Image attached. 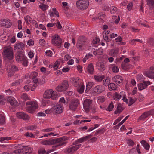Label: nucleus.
I'll list each match as a JSON object with an SVG mask.
<instances>
[{
	"label": "nucleus",
	"mask_w": 154,
	"mask_h": 154,
	"mask_svg": "<svg viewBox=\"0 0 154 154\" xmlns=\"http://www.w3.org/2000/svg\"><path fill=\"white\" fill-rule=\"evenodd\" d=\"M22 81V80L21 79H19L17 80H16V82L14 83H13L12 85H19L20 82Z\"/></svg>",
	"instance_id": "680f3d73"
},
{
	"label": "nucleus",
	"mask_w": 154,
	"mask_h": 154,
	"mask_svg": "<svg viewBox=\"0 0 154 154\" xmlns=\"http://www.w3.org/2000/svg\"><path fill=\"white\" fill-rule=\"evenodd\" d=\"M25 135L27 137H35L34 135L31 133H29L28 132H26Z\"/></svg>",
	"instance_id": "6e6d98bb"
},
{
	"label": "nucleus",
	"mask_w": 154,
	"mask_h": 154,
	"mask_svg": "<svg viewBox=\"0 0 154 154\" xmlns=\"http://www.w3.org/2000/svg\"><path fill=\"white\" fill-rule=\"evenodd\" d=\"M100 41L99 39L96 38H95L92 41V43L93 44H96Z\"/></svg>",
	"instance_id": "338daca9"
},
{
	"label": "nucleus",
	"mask_w": 154,
	"mask_h": 154,
	"mask_svg": "<svg viewBox=\"0 0 154 154\" xmlns=\"http://www.w3.org/2000/svg\"><path fill=\"white\" fill-rule=\"evenodd\" d=\"M119 51L118 49H112L109 52V55L113 57H115L117 56Z\"/></svg>",
	"instance_id": "bb28decb"
},
{
	"label": "nucleus",
	"mask_w": 154,
	"mask_h": 154,
	"mask_svg": "<svg viewBox=\"0 0 154 154\" xmlns=\"http://www.w3.org/2000/svg\"><path fill=\"white\" fill-rule=\"evenodd\" d=\"M110 79L109 78H107L105 80V81H103V84L105 86L108 85L109 83Z\"/></svg>",
	"instance_id": "09e8293b"
},
{
	"label": "nucleus",
	"mask_w": 154,
	"mask_h": 154,
	"mask_svg": "<svg viewBox=\"0 0 154 154\" xmlns=\"http://www.w3.org/2000/svg\"><path fill=\"white\" fill-rule=\"evenodd\" d=\"M52 43L54 44L55 45H57L59 48H60L61 47V45L62 42H59V41L53 38L52 37Z\"/></svg>",
	"instance_id": "cd10ccee"
},
{
	"label": "nucleus",
	"mask_w": 154,
	"mask_h": 154,
	"mask_svg": "<svg viewBox=\"0 0 154 154\" xmlns=\"http://www.w3.org/2000/svg\"><path fill=\"white\" fill-rule=\"evenodd\" d=\"M52 52L50 50H47L46 52V55L48 56H51L52 54Z\"/></svg>",
	"instance_id": "774afa93"
},
{
	"label": "nucleus",
	"mask_w": 154,
	"mask_h": 154,
	"mask_svg": "<svg viewBox=\"0 0 154 154\" xmlns=\"http://www.w3.org/2000/svg\"><path fill=\"white\" fill-rule=\"evenodd\" d=\"M28 146H23V148H25L27 147H28ZM22 150H23V152L25 153V154L26 153H30L32 152V149L31 147H28L27 148H24L22 149Z\"/></svg>",
	"instance_id": "393cba45"
},
{
	"label": "nucleus",
	"mask_w": 154,
	"mask_h": 154,
	"mask_svg": "<svg viewBox=\"0 0 154 154\" xmlns=\"http://www.w3.org/2000/svg\"><path fill=\"white\" fill-rule=\"evenodd\" d=\"M11 139V138L10 137H2L0 138V141L2 142L4 140H8Z\"/></svg>",
	"instance_id": "603ef678"
},
{
	"label": "nucleus",
	"mask_w": 154,
	"mask_h": 154,
	"mask_svg": "<svg viewBox=\"0 0 154 154\" xmlns=\"http://www.w3.org/2000/svg\"><path fill=\"white\" fill-rule=\"evenodd\" d=\"M11 25L12 23L9 20L4 19L0 20V26L1 27H5L8 28Z\"/></svg>",
	"instance_id": "2eb2a0df"
},
{
	"label": "nucleus",
	"mask_w": 154,
	"mask_h": 154,
	"mask_svg": "<svg viewBox=\"0 0 154 154\" xmlns=\"http://www.w3.org/2000/svg\"><path fill=\"white\" fill-rule=\"evenodd\" d=\"M88 0H78L76 2L77 7L82 10L86 9L89 5Z\"/></svg>",
	"instance_id": "39448f33"
},
{
	"label": "nucleus",
	"mask_w": 154,
	"mask_h": 154,
	"mask_svg": "<svg viewBox=\"0 0 154 154\" xmlns=\"http://www.w3.org/2000/svg\"><path fill=\"white\" fill-rule=\"evenodd\" d=\"M26 105H29L26 107V110L30 113H33L35 110L38 108L37 103L35 101H28L26 103Z\"/></svg>",
	"instance_id": "7ed1b4c3"
},
{
	"label": "nucleus",
	"mask_w": 154,
	"mask_h": 154,
	"mask_svg": "<svg viewBox=\"0 0 154 154\" xmlns=\"http://www.w3.org/2000/svg\"><path fill=\"white\" fill-rule=\"evenodd\" d=\"M18 70V68L15 66H12L10 69L9 73L11 75H13Z\"/></svg>",
	"instance_id": "c85d7f7f"
},
{
	"label": "nucleus",
	"mask_w": 154,
	"mask_h": 154,
	"mask_svg": "<svg viewBox=\"0 0 154 154\" xmlns=\"http://www.w3.org/2000/svg\"><path fill=\"white\" fill-rule=\"evenodd\" d=\"M105 130L104 128H102L100 130H98L95 133V135H97L99 134H103L105 131Z\"/></svg>",
	"instance_id": "864d4df0"
},
{
	"label": "nucleus",
	"mask_w": 154,
	"mask_h": 154,
	"mask_svg": "<svg viewBox=\"0 0 154 154\" xmlns=\"http://www.w3.org/2000/svg\"><path fill=\"white\" fill-rule=\"evenodd\" d=\"M39 7L43 11H45L46 9L48 8V6L47 5L42 4V5H39Z\"/></svg>",
	"instance_id": "ea45409f"
},
{
	"label": "nucleus",
	"mask_w": 154,
	"mask_h": 154,
	"mask_svg": "<svg viewBox=\"0 0 154 154\" xmlns=\"http://www.w3.org/2000/svg\"><path fill=\"white\" fill-rule=\"evenodd\" d=\"M48 145H52L57 143L56 139L48 140Z\"/></svg>",
	"instance_id": "7c9ffc66"
},
{
	"label": "nucleus",
	"mask_w": 154,
	"mask_h": 154,
	"mask_svg": "<svg viewBox=\"0 0 154 154\" xmlns=\"http://www.w3.org/2000/svg\"><path fill=\"white\" fill-rule=\"evenodd\" d=\"M37 128V127L35 125H31L27 127V129L28 130H33L34 129H36Z\"/></svg>",
	"instance_id": "052dcab7"
},
{
	"label": "nucleus",
	"mask_w": 154,
	"mask_h": 154,
	"mask_svg": "<svg viewBox=\"0 0 154 154\" xmlns=\"http://www.w3.org/2000/svg\"><path fill=\"white\" fill-rule=\"evenodd\" d=\"M79 104V100L77 99H74L71 100L69 105L70 109L73 111L76 110Z\"/></svg>",
	"instance_id": "9d476101"
},
{
	"label": "nucleus",
	"mask_w": 154,
	"mask_h": 154,
	"mask_svg": "<svg viewBox=\"0 0 154 154\" xmlns=\"http://www.w3.org/2000/svg\"><path fill=\"white\" fill-rule=\"evenodd\" d=\"M140 143L142 146L146 150H148L149 149L150 146L145 140H142L141 141Z\"/></svg>",
	"instance_id": "a878e982"
},
{
	"label": "nucleus",
	"mask_w": 154,
	"mask_h": 154,
	"mask_svg": "<svg viewBox=\"0 0 154 154\" xmlns=\"http://www.w3.org/2000/svg\"><path fill=\"white\" fill-rule=\"evenodd\" d=\"M121 96L119 95L118 93L115 92L113 95V98L114 100H117L120 99L121 98Z\"/></svg>",
	"instance_id": "473e14b6"
},
{
	"label": "nucleus",
	"mask_w": 154,
	"mask_h": 154,
	"mask_svg": "<svg viewBox=\"0 0 154 154\" xmlns=\"http://www.w3.org/2000/svg\"><path fill=\"white\" fill-rule=\"evenodd\" d=\"M92 137V135H90L88 136H86L84 137H82L83 141H85L91 138Z\"/></svg>",
	"instance_id": "e2e57ef3"
},
{
	"label": "nucleus",
	"mask_w": 154,
	"mask_h": 154,
	"mask_svg": "<svg viewBox=\"0 0 154 154\" xmlns=\"http://www.w3.org/2000/svg\"><path fill=\"white\" fill-rule=\"evenodd\" d=\"M112 79L113 81L115 82L118 85L120 84H122L123 79L122 77L119 75H116L113 77Z\"/></svg>",
	"instance_id": "6ab92c4d"
},
{
	"label": "nucleus",
	"mask_w": 154,
	"mask_h": 154,
	"mask_svg": "<svg viewBox=\"0 0 154 154\" xmlns=\"http://www.w3.org/2000/svg\"><path fill=\"white\" fill-rule=\"evenodd\" d=\"M133 6L132 3L131 2L129 3L127 5L128 9L129 10H131Z\"/></svg>",
	"instance_id": "0e129e2a"
},
{
	"label": "nucleus",
	"mask_w": 154,
	"mask_h": 154,
	"mask_svg": "<svg viewBox=\"0 0 154 154\" xmlns=\"http://www.w3.org/2000/svg\"><path fill=\"white\" fill-rule=\"evenodd\" d=\"M148 42L150 45L153 46L154 44V39L152 38H150L149 39Z\"/></svg>",
	"instance_id": "4d7b16f0"
},
{
	"label": "nucleus",
	"mask_w": 154,
	"mask_h": 154,
	"mask_svg": "<svg viewBox=\"0 0 154 154\" xmlns=\"http://www.w3.org/2000/svg\"><path fill=\"white\" fill-rule=\"evenodd\" d=\"M127 144L129 146H133L134 145V143L131 139H128L127 140Z\"/></svg>",
	"instance_id": "8fccbe9b"
},
{
	"label": "nucleus",
	"mask_w": 154,
	"mask_h": 154,
	"mask_svg": "<svg viewBox=\"0 0 154 154\" xmlns=\"http://www.w3.org/2000/svg\"><path fill=\"white\" fill-rule=\"evenodd\" d=\"M70 81L72 84L75 87L79 86L81 84L80 81L78 78H71L70 79Z\"/></svg>",
	"instance_id": "aec40b11"
},
{
	"label": "nucleus",
	"mask_w": 154,
	"mask_h": 154,
	"mask_svg": "<svg viewBox=\"0 0 154 154\" xmlns=\"http://www.w3.org/2000/svg\"><path fill=\"white\" fill-rule=\"evenodd\" d=\"M18 57L16 59L17 60L18 62H22V63L25 66H27L28 61L26 58L24 56V55L22 53H19L18 54Z\"/></svg>",
	"instance_id": "1a4fd4ad"
},
{
	"label": "nucleus",
	"mask_w": 154,
	"mask_h": 154,
	"mask_svg": "<svg viewBox=\"0 0 154 154\" xmlns=\"http://www.w3.org/2000/svg\"><path fill=\"white\" fill-rule=\"evenodd\" d=\"M43 97L45 98H51L53 100H55L58 98V94L56 91H54L50 89L46 91L44 93Z\"/></svg>",
	"instance_id": "f03ea898"
},
{
	"label": "nucleus",
	"mask_w": 154,
	"mask_h": 154,
	"mask_svg": "<svg viewBox=\"0 0 154 154\" xmlns=\"http://www.w3.org/2000/svg\"><path fill=\"white\" fill-rule=\"evenodd\" d=\"M93 83L92 82H89L86 85V89L85 90V92H87L92 87Z\"/></svg>",
	"instance_id": "2f4dec72"
},
{
	"label": "nucleus",
	"mask_w": 154,
	"mask_h": 154,
	"mask_svg": "<svg viewBox=\"0 0 154 154\" xmlns=\"http://www.w3.org/2000/svg\"><path fill=\"white\" fill-rule=\"evenodd\" d=\"M92 100L87 99L84 101L83 104V108L86 113L89 112L92 105Z\"/></svg>",
	"instance_id": "0eeeda50"
},
{
	"label": "nucleus",
	"mask_w": 154,
	"mask_h": 154,
	"mask_svg": "<svg viewBox=\"0 0 154 154\" xmlns=\"http://www.w3.org/2000/svg\"><path fill=\"white\" fill-rule=\"evenodd\" d=\"M150 84L149 81H143V83H139L138 85V89L140 90H142L146 88L147 86Z\"/></svg>",
	"instance_id": "a211bd4d"
},
{
	"label": "nucleus",
	"mask_w": 154,
	"mask_h": 154,
	"mask_svg": "<svg viewBox=\"0 0 154 154\" xmlns=\"http://www.w3.org/2000/svg\"><path fill=\"white\" fill-rule=\"evenodd\" d=\"M87 71L88 72L91 74H93L94 72V70L93 65L92 63L89 64L87 67Z\"/></svg>",
	"instance_id": "b1692460"
},
{
	"label": "nucleus",
	"mask_w": 154,
	"mask_h": 154,
	"mask_svg": "<svg viewBox=\"0 0 154 154\" xmlns=\"http://www.w3.org/2000/svg\"><path fill=\"white\" fill-rule=\"evenodd\" d=\"M129 103H128V106H130L133 104L135 101L136 100V99H133L131 97H129Z\"/></svg>",
	"instance_id": "a19ab883"
},
{
	"label": "nucleus",
	"mask_w": 154,
	"mask_h": 154,
	"mask_svg": "<svg viewBox=\"0 0 154 154\" xmlns=\"http://www.w3.org/2000/svg\"><path fill=\"white\" fill-rule=\"evenodd\" d=\"M105 89L104 87L102 85H98L93 88V91L97 94H100Z\"/></svg>",
	"instance_id": "f3484780"
},
{
	"label": "nucleus",
	"mask_w": 154,
	"mask_h": 154,
	"mask_svg": "<svg viewBox=\"0 0 154 154\" xmlns=\"http://www.w3.org/2000/svg\"><path fill=\"white\" fill-rule=\"evenodd\" d=\"M25 46V45L23 43L20 42L16 43L15 45L14 50L16 51L17 52H19V53L18 54H19V53H20V52L21 51L23 50Z\"/></svg>",
	"instance_id": "4468645a"
},
{
	"label": "nucleus",
	"mask_w": 154,
	"mask_h": 154,
	"mask_svg": "<svg viewBox=\"0 0 154 154\" xmlns=\"http://www.w3.org/2000/svg\"><path fill=\"white\" fill-rule=\"evenodd\" d=\"M84 86L83 84L81 86L77 89V91L79 93L82 94L84 91Z\"/></svg>",
	"instance_id": "4c0bfd02"
},
{
	"label": "nucleus",
	"mask_w": 154,
	"mask_h": 154,
	"mask_svg": "<svg viewBox=\"0 0 154 154\" xmlns=\"http://www.w3.org/2000/svg\"><path fill=\"white\" fill-rule=\"evenodd\" d=\"M6 100L8 103L14 107H16L19 106L18 102L13 97L8 96L6 98Z\"/></svg>",
	"instance_id": "6e6552de"
},
{
	"label": "nucleus",
	"mask_w": 154,
	"mask_h": 154,
	"mask_svg": "<svg viewBox=\"0 0 154 154\" xmlns=\"http://www.w3.org/2000/svg\"><path fill=\"white\" fill-rule=\"evenodd\" d=\"M117 11V8L114 6H112L110 8V12L111 14H114Z\"/></svg>",
	"instance_id": "c03bdc74"
},
{
	"label": "nucleus",
	"mask_w": 154,
	"mask_h": 154,
	"mask_svg": "<svg viewBox=\"0 0 154 154\" xmlns=\"http://www.w3.org/2000/svg\"><path fill=\"white\" fill-rule=\"evenodd\" d=\"M69 139L66 136H63L60 138H56L57 143L62 144L63 143H64L63 145L66 143V142H64V141L66 140Z\"/></svg>",
	"instance_id": "412c9836"
},
{
	"label": "nucleus",
	"mask_w": 154,
	"mask_h": 154,
	"mask_svg": "<svg viewBox=\"0 0 154 154\" xmlns=\"http://www.w3.org/2000/svg\"><path fill=\"white\" fill-rule=\"evenodd\" d=\"M98 69L101 71H104L105 69L104 63L103 62H101L99 66V68H98Z\"/></svg>",
	"instance_id": "c9c22d12"
},
{
	"label": "nucleus",
	"mask_w": 154,
	"mask_h": 154,
	"mask_svg": "<svg viewBox=\"0 0 154 154\" xmlns=\"http://www.w3.org/2000/svg\"><path fill=\"white\" fill-rule=\"evenodd\" d=\"M114 106L113 105V103L111 102L108 105L106 110L109 111H111L113 109L114 107Z\"/></svg>",
	"instance_id": "f704fd0d"
},
{
	"label": "nucleus",
	"mask_w": 154,
	"mask_h": 154,
	"mask_svg": "<svg viewBox=\"0 0 154 154\" xmlns=\"http://www.w3.org/2000/svg\"><path fill=\"white\" fill-rule=\"evenodd\" d=\"M108 87L110 90H115L117 88L116 85L113 83L109 84Z\"/></svg>",
	"instance_id": "c756f323"
},
{
	"label": "nucleus",
	"mask_w": 154,
	"mask_h": 154,
	"mask_svg": "<svg viewBox=\"0 0 154 154\" xmlns=\"http://www.w3.org/2000/svg\"><path fill=\"white\" fill-rule=\"evenodd\" d=\"M81 146V144L76 145L73 146H70L64 151L65 153H72L75 152Z\"/></svg>",
	"instance_id": "f8f14e48"
},
{
	"label": "nucleus",
	"mask_w": 154,
	"mask_h": 154,
	"mask_svg": "<svg viewBox=\"0 0 154 154\" xmlns=\"http://www.w3.org/2000/svg\"><path fill=\"white\" fill-rule=\"evenodd\" d=\"M94 78L95 80L98 81H101L104 78V76H94Z\"/></svg>",
	"instance_id": "58836bf2"
},
{
	"label": "nucleus",
	"mask_w": 154,
	"mask_h": 154,
	"mask_svg": "<svg viewBox=\"0 0 154 154\" xmlns=\"http://www.w3.org/2000/svg\"><path fill=\"white\" fill-rule=\"evenodd\" d=\"M103 54V51L99 50H97L93 52V54L95 55H101Z\"/></svg>",
	"instance_id": "37998d69"
},
{
	"label": "nucleus",
	"mask_w": 154,
	"mask_h": 154,
	"mask_svg": "<svg viewBox=\"0 0 154 154\" xmlns=\"http://www.w3.org/2000/svg\"><path fill=\"white\" fill-rule=\"evenodd\" d=\"M103 36L104 39L106 42H108L111 41V39L109 38V36L107 34H106V33H105V35H103Z\"/></svg>",
	"instance_id": "3c124183"
},
{
	"label": "nucleus",
	"mask_w": 154,
	"mask_h": 154,
	"mask_svg": "<svg viewBox=\"0 0 154 154\" xmlns=\"http://www.w3.org/2000/svg\"><path fill=\"white\" fill-rule=\"evenodd\" d=\"M88 43L87 38L85 37L80 36L78 38L76 46L79 50H82L81 48Z\"/></svg>",
	"instance_id": "20e7f679"
},
{
	"label": "nucleus",
	"mask_w": 154,
	"mask_h": 154,
	"mask_svg": "<svg viewBox=\"0 0 154 154\" xmlns=\"http://www.w3.org/2000/svg\"><path fill=\"white\" fill-rule=\"evenodd\" d=\"M150 114V112H145L139 117L138 120H143L145 119Z\"/></svg>",
	"instance_id": "5701e85b"
},
{
	"label": "nucleus",
	"mask_w": 154,
	"mask_h": 154,
	"mask_svg": "<svg viewBox=\"0 0 154 154\" xmlns=\"http://www.w3.org/2000/svg\"><path fill=\"white\" fill-rule=\"evenodd\" d=\"M147 4L150 8L154 7V0H148Z\"/></svg>",
	"instance_id": "72a5a7b5"
},
{
	"label": "nucleus",
	"mask_w": 154,
	"mask_h": 154,
	"mask_svg": "<svg viewBox=\"0 0 154 154\" xmlns=\"http://www.w3.org/2000/svg\"><path fill=\"white\" fill-rule=\"evenodd\" d=\"M38 152V154H47L46 151L44 149H39Z\"/></svg>",
	"instance_id": "de8ad7c7"
},
{
	"label": "nucleus",
	"mask_w": 154,
	"mask_h": 154,
	"mask_svg": "<svg viewBox=\"0 0 154 154\" xmlns=\"http://www.w3.org/2000/svg\"><path fill=\"white\" fill-rule=\"evenodd\" d=\"M22 152H23V151L22 150V149L14 151V152L16 154H17V153L19 154H22Z\"/></svg>",
	"instance_id": "13d9d810"
},
{
	"label": "nucleus",
	"mask_w": 154,
	"mask_h": 154,
	"mask_svg": "<svg viewBox=\"0 0 154 154\" xmlns=\"http://www.w3.org/2000/svg\"><path fill=\"white\" fill-rule=\"evenodd\" d=\"M2 55L4 59L12 60L14 57L12 48L10 46L5 47L3 48Z\"/></svg>",
	"instance_id": "f257e3e1"
},
{
	"label": "nucleus",
	"mask_w": 154,
	"mask_h": 154,
	"mask_svg": "<svg viewBox=\"0 0 154 154\" xmlns=\"http://www.w3.org/2000/svg\"><path fill=\"white\" fill-rule=\"evenodd\" d=\"M69 84L68 81L64 80L61 84L59 85L56 88V90L61 92L66 90L68 88Z\"/></svg>",
	"instance_id": "423d86ee"
},
{
	"label": "nucleus",
	"mask_w": 154,
	"mask_h": 154,
	"mask_svg": "<svg viewBox=\"0 0 154 154\" xmlns=\"http://www.w3.org/2000/svg\"><path fill=\"white\" fill-rule=\"evenodd\" d=\"M16 116L18 118L22 119L24 120H29V116L23 112H18L16 113Z\"/></svg>",
	"instance_id": "dca6fc26"
},
{
	"label": "nucleus",
	"mask_w": 154,
	"mask_h": 154,
	"mask_svg": "<svg viewBox=\"0 0 154 154\" xmlns=\"http://www.w3.org/2000/svg\"><path fill=\"white\" fill-rule=\"evenodd\" d=\"M53 38L59 41V42H62V39L60 38V36L58 35H55L54 36H52Z\"/></svg>",
	"instance_id": "a18cd8bd"
},
{
	"label": "nucleus",
	"mask_w": 154,
	"mask_h": 154,
	"mask_svg": "<svg viewBox=\"0 0 154 154\" xmlns=\"http://www.w3.org/2000/svg\"><path fill=\"white\" fill-rule=\"evenodd\" d=\"M144 74L149 78L154 79V66H152L150 67L148 71L144 72Z\"/></svg>",
	"instance_id": "9b49d317"
},
{
	"label": "nucleus",
	"mask_w": 154,
	"mask_h": 154,
	"mask_svg": "<svg viewBox=\"0 0 154 154\" xmlns=\"http://www.w3.org/2000/svg\"><path fill=\"white\" fill-rule=\"evenodd\" d=\"M60 64V62L58 61H56L54 65L53 66V68L55 70H56L58 68V66Z\"/></svg>",
	"instance_id": "5fc2aeb1"
},
{
	"label": "nucleus",
	"mask_w": 154,
	"mask_h": 154,
	"mask_svg": "<svg viewBox=\"0 0 154 154\" xmlns=\"http://www.w3.org/2000/svg\"><path fill=\"white\" fill-rule=\"evenodd\" d=\"M52 109L55 111L56 113L58 114L62 113L63 111V106L59 104H53Z\"/></svg>",
	"instance_id": "ddd939ff"
},
{
	"label": "nucleus",
	"mask_w": 154,
	"mask_h": 154,
	"mask_svg": "<svg viewBox=\"0 0 154 154\" xmlns=\"http://www.w3.org/2000/svg\"><path fill=\"white\" fill-rule=\"evenodd\" d=\"M21 97L22 99L25 101H26L29 99L27 95L25 93L22 94Z\"/></svg>",
	"instance_id": "79ce46f5"
},
{
	"label": "nucleus",
	"mask_w": 154,
	"mask_h": 154,
	"mask_svg": "<svg viewBox=\"0 0 154 154\" xmlns=\"http://www.w3.org/2000/svg\"><path fill=\"white\" fill-rule=\"evenodd\" d=\"M5 103L4 97L2 95H0V105H3L5 104Z\"/></svg>",
	"instance_id": "e433bc0d"
},
{
	"label": "nucleus",
	"mask_w": 154,
	"mask_h": 154,
	"mask_svg": "<svg viewBox=\"0 0 154 154\" xmlns=\"http://www.w3.org/2000/svg\"><path fill=\"white\" fill-rule=\"evenodd\" d=\"M124 109V108L122 106L120 103H119L117 106L116 110L114 112V113L116 114L118 113L120 114Z\"/></svg>",
	"instance_id": "4be33fe9"
},
{
	"label": "nucleus",
	"mask_w": 154,
	"mask_h": 154,
	"mask_svg": "<svg viewBox=\"0 0 154 154\" xmlns=\"http://www.w3.org/2000/svg\"><path fill=\"white\" fill-rule=\"evenodd\" d=\"M5 122V117L2 114H0V124H3Z\"/></svg>",
	"instance_id": "49530a36"
},
{
	"label": "nucleus",
	"mask_w": 154,
	"mask_h": 154,
	"mask_svg": "<svg viewBox=\"0 0 154 154\" xmlns=\"http://www.w3.org/2000/svg\"><path fill=\"white\" fill-rule=\"evenodd\" d=\"M112 71L114 72H117L119 71V68L116 66H114L112 69Z\"/></svg>",
	"instance_id": "bf43d9fd"
},
{
	"label": "nucleus",
	"mask_w": 154,
	"mask_h": 154,
	"mask_svg": "<svg viewBox=\"0 0 154 154\" xmlns=\"http://www.w3.org/2000/svg\"><path fill=\"white\" fill-rule=\"evenodd\" d=\"M124 117V116H122V117H120L119 118L117 119L114 122L113 125H115L117 123L119 122L123 118V117Z\"/></svg>",
	"instance_id": "69168bd1"
}]
</instances>
